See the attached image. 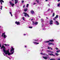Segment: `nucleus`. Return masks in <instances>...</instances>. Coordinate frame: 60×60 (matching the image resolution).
<instances>
[{"instance_id":"nucleus-21","label":"nucleus","mask_w":60,"mask_h":60,"mask_svg":"<svg viewBox=\"0 0 60 60\" xmlns=\"http://www.w3.org/2000/svg\"><path fill=\"white\" fill-rule=\"evenodd\" d=\"M49 55H50V56H53V54L49 53Z\"/></svg>"},{"instance_id":"nucleus-56","label":"nucleus","mask_w":60,"mask_h":60,"mask_svg":"<svg viewBox=\"0 0 60 60\" xmlns=\"http://www.w3.org/2000/svg\"><path fill=\"white\" fill-rule=\"evenodd\" d=\"M25 48H26V46H25Z\"/></svg>"},{"instance_id":"nucleus-20","label":"nucleus","mask_w":60,"mask_h":60,"mask_svg":"<svg viewBox=\"0 0 60 60\" xmlns=\"http://www.w3.org/2000/svg\"><path fill=\"white\" fill-rule=\"evenodd\" d=\"M47 52H50V53H52L53 52H51V51H49V50L47 51Z\"/></svg>"},{"instance_id":"nucleus-28","label":"nucleus","mask_w":60,"mask_h":60,"mask_svg":"<svg viewBox=\"0 0 60 60\" xmlns=\"http://www.w3.org/2000/svg\"><path fill=\"white\" fill-rule=\"evenodd\" d=\"M22 4H23L24 3V1L23 0H22Z\"/></svg>"},{"instance_id":"nucleus-63","label":"nucleus","mask_w":60,"mask_h":60,"mask_svg":"<svg viewBox=\"0 0 60 60\" xmlns=\"http://www.w3.org/2000/svg\"><path fill=\"white\" fill-rule=\"evenodd\" d=\"M41 48H42V47H41Z\"/></svg>"},{"instance_id":"nucleus-12","label":"nucleus","mask_w":60,"mask_h":60,"mask_svg":"<svg viewBox=\"0 0 60 60\" xmlns=\"http://www.w3.org/2000/svg\"><path fill=\"white\" fill-rule=\"evenodd\" d=\"M43 57L45 59H48V57L46 56V57H44L43 56Z\"/></svg>"},{"instance_id":"nucleus-5","label":"nucleus","mask_w":60,"mask_h":60,"mask_svg":"<svg viewBox=\"0 0 60 60\" xmlns=\"http://www.w3.org/2000/svg\"><path fill=\"white\" fill-rule=\"evenodd\" d=\"M11 48L12 49H11L10 50V52L11 53H14V50H13V47H11Z\"/></svg>"},{"instance_id":"nucleus-15","label":"nucleus","mask_w":60,"mask_h":60,"mask_svg":"<svg viewBox=\"0 0 60 60\" xmlns=\"http://www.w3.org/2000/svg\"><path fill=\"white\" fill-rule=\"evenodd\" d=\"M6 37H7V36L5 34H4L3 36L4 38H6Z\"/></svg>"},{"instance_id":"nucleus-47","label":"nucleus","mask_w":60,"mask_h":60,"mask_svg":"<svg viewBox=\"0 0 60 60\" xmlns=\"http://www.w3.org/2000/svg\"><path fill=\"white\" fill-rule=\"evenodd\" d=\"M48 0H45V1H46V2H47V1H48Z\"/></svg>"},{"instance_id":"nucleus-2","label":"nucleus","mask_w":60,"mask_h":60,"mask_svg":"<svg viewBox=\"0 0 60 60\" xmlns=\"http://www.w3.org/2000/svg\"><path fill=\"white\" fill-rule=\"evenodd\" d=\"M3 54L4 55V56H6L7 55L9 56L11 55H12V54H13V53H3Z\"/></svg>"},{"instance_id":"nucleus-14","label":"nucleus","mask_w":60,"mask_h":60,"mask_svg":"<svg viewBox=\"0 0 60 60\" xmlns=\"http://www.w3.org/2000/svg\"><path fill=\"white\" fill-rule=\"evenodd\" d=\"M48 49H51L52 50V49L51 47H48Z\"/></svg>"},{"instance_id":"nucleus-40","label":"nucleus","mask_w":60,"mask_h":60,"mask_svg":"<svg viewBox=\"0 0 60 60\" xmlns=\"http://www.w3.org/2000/svg\"><path fill=\"white\" fill-rule=\"evenodd\" d=\"M36 4V3H34V4H33L34 5H35V4Z\"/></svg>"},{"instance_id":"nucleus-32","label":"nucleus","mask_w":60,"mask_h":60,"mask_svg":"<svg viewBox=\"0 0 60 60\" xmlns=\"http://www.w3.org/2000/svg\"><path fill=\"white\" fill-rule=\"evenodd\" d=\"M50 60H55V59H51Z\"/></svg>"},{"instance_id":"nucleus-3","label":"nucleus","mask_w":60,"mask_h":60,"mask_svg":"<svg viewBox=\"0 0 60 60\" xmlns=\"http://www.w3.org/2000/svg\"><path fill=\"white\" fill-rule=\"evenodd\" d=\"M54 40L53 39H52L51 40H49V41H47L45 42H44L46 43V42L48 43V42H49V41H51V42H52V41H54Z\"/></svg>"},{"instance_id":"nucleus-31","label":"nucleus","mask_w":60,"mask_h":60,"mask_svg":"<svg viewBox=\"0 0 60 60\" xmlns=\"http://www.w3.org/2000/svg\"><path fill=\"white\" fill-rule=\"evenodd\" d=\"M55 16V13H53L52 15V17H54Z\"/></svg>"},{"instance_id":"nucleus-29","label":"nucleus","mask_w":60,"mask_h":60,"mask_svg":"<svg viewBox=\"0 0 60 60\" xmlns=\"http://www.w3.org/2000/svg\"><path fill=\"white\" fill-rule=\"evenodd\" d=\"M55 54L56 56H58L59 55V54H57V53H56Z\"/></svg>"},{"instance_id":"nucleus-4","label":"nucleus","mask_w":60,"mask_h":60,"mask_svg":"<svg viewBox=\"0 0 60 60\" xmlns=\"http://www.w3.org/2000/svg\"><path fill=\"white\" fill-rule=\"evenodd\" d=\"M23 13L24 14V16L25 17H26V16H28V17H29V16L27 14V13L24 12Z\"/></svg>"},{"instance_id":"nucleus-38","label":"nucleus","mask_w":60,"mask_h":60,"mask_svg":"<svg viewBox=\"0 0 60 60\" xmlns=\"http://www.w3.org/2000/svg\"><path fill=\"white\" fill-rule=\"evenodd\" d=\"M7 57H8V58H9L10 60L11 59V58H10V57H9H9H8V56H7Z\"/></svg>"},{"instance_id":"nucleus-57","label":"nucleus","mask_w":60,"mask_h":60,"mask_svg":"<svg viewBox=\"0 0 60 60\" xmlns=\"http://www.w3.org/2000/svg\"><path fill=\"white\" fill-rule=\"evenodd\" d=\"M53 56H55V55H53Z\"/></svg>"},{"instance_id":"nucleus-36","label":"nucleus","mask_w":60,"mask_h":60,"mask_svg":"<svg viewBox=\"0 0 60 60\" xmlns=\"http://www.w3.org/2000/svg\"><path fill=\"white\" fill-rule=\"evenodd\" d=\"M22 19L23 20H25V18H24V17H22Z\"/></svg>"},{"instance_id":"nucleus-11","label":"nucleus","mask_w":60,"mask_h":60,"mask_svg":"<svg viewBox=\"0 0 60 60\" xmlns=\"http://www.w3.org/2000/svg\"><path fill=\"white\" fill-rule=\"evenodd\" d=\"M15 4H17L18 3V0H15Z\"/></svg>"},{"instance_id":"nucleus-48","label":"nucleus","mask_w":60,"mask_h":60,"mask_svg":"<svg viewBox=\"0 0 60 60\" xmlns=\"http://www.w3.org/2000/svg\"><path fill=\"white\" fill-rule=\"evenodd\" d=\"M52 45H54V44H52Z\"/></svg>"},{"instance_id":"nucleus-25","label":"nucleus","mask_w":60,"mask_h":60,"mask_svg":"<svg viewBox=\"0 0 60 60\" xmlns=\"http://www.w3.org/2000/svg\"><path fill=\"white\" fill-rule=\"evenodd\" d=\"M59 52H60V50H58L56 51V52H57V53H58Z\"/></svg>"},{"instance_id":"nucleus-45","label":"nucleus","mask_w":60,"mask_h":60,"mask_svg":"<svg viewBox=\"0 0 60 60\" xmlns=\"http://www.w3.org/2000/svg\"><path fill=\"white\" fill-rule=\"evenodd\" d=\"M2 46V45H0V47H1V46Z\"/></svg>"},{"instance_id":"nucleus-16","label":"nucleus","mask_w":60,"mask_h":60,"mask_svg":"<svg viewBox=\"0 0 60 60\" xmlns=\"http://www.w3.org/2000/svg\"><path fill=\"white\" fill-rule=\"evenodd\" d=\"M31 12L32 13V14H33V13H34V11L32 10L31 11Z\"/></svg>"},{"instance_id":"nucleus-13","label":"nucleus","mask_w":60,"mask_h":60,"mask_svg":"<svg viewBox=\"0 0 60 60\" xmlns=\"http://www.w3.org/2000/svg\"><path fill=\"white\" fill-rule=\"evenodd\" d=\"M55 23H57V25H58L59 24V23L58 22V21H56V22H55Z\"/></svg>"},{"instance_id":"nucleus-42","label":"nucleus","mask_w":60,"mask_h":60,"mask_svg":"<svg viewBox=\"0 0 60 60\" xmlns=\"http://www.w3.org/2000/svg\"><path fill=\"white\" fill-rule=\"evenodd\" d=\"M49 10H50V9H49L47 11H49Z\"/></svg>"},{"instance_id":"nucleus-46","label":"nucleus","mask_w":60,"mask_h":60,"mask_svg":"<svg viewBox=\"0 0 60 60\" xmlns=\"http://www.w3.org/2000/svg\"><path fill=\"white\" fill-rule=\"evenodd\" d=\"M60 0H58V2H59L60 1Z\"/></svg>"},{"instance_id":"nucleus-33","label":"nucleus","mask_w":60,"mask_h":60,"mask_svg":"<svg viewBox=\"0 0 60 60\" xmlns=\"http://www.w3.org/2000/svg\"><path fill=\"white\" fill-rule=\"evenodd\" d=\"M36 1L37 2V3H39V0H36Z\"/></svg>"},{"instance_id":"nucleus-58","label":"nucleus","mask_w":60,"mask_h":60,"mask_svg":"<svg viewBox=\"0 0 60 60\" xmlns=\"http://www.w3.org/2000/svg\"><path fill=\"white\" fill-rule=\"evenodd\" d=\"M14 49H13V50H14Z\"/></svg>"},{"instance_id":"nucleus-7","label":"nucleus","mask_w":60,"mask_h":60,"mask_svg":"<svg viewBox=\"0 0 60 60\" xmlns=\"http://www.w3.org/2000/svg\"><path fill=\"white\" fill-rule=\"evenodd\" d=\"M9 3L10 4H11V5L12 6V7H13V6L14 5V4L13 3L12 4L11 1H10Z\"/></svg>"},{"instance_id":"nucleus-53","label":"nucleus","mask_w":60,"mask_h":60,"mask_svg":"<svg viewBox=\"0 0 60 60\" xmlns=\"http://www.w3.org/2000/svg\"><path fill=\"white\" fill-rule=\"evenodd\" d=\"M53 11V10H52V13H53V11Z\"/></svg>"},{"instance_id":"nucleus-39","label":"nucleus","mask_w":60,"mask_h":60,"mask_svg":"<svg viewBox=\"0 0 60 60\" xmlns=\"http://www.w3.org/2000/svg\"><path fill=\"white\" fill-rule=\"evenodd\" d=\"M38 40H35V41H38Z\"/></svg>"},{"instance_id":"nucleus-10","label":"nucleus","mask_w":60,"mask_h":60,"mask_svg":"<svg viewBox=\"0 0 60 60\" xmlns=\"http://www.w3.org/2000/svg\"><path fill=\"white\" fill-rule=\"evenodd\" d=\"M2 2L4 3V1L3 0H0V3H1V4H2Z\"/></svg>"},{"instance_id":"nucleus-19","label":"nucleus","mask_w":60,"mask_h":60,"mask_svg":"<svg viewBox=\"0 0 60 60\" xmlns=\"http://www.w3.org/2000/svg\"><path fill=\"white\" fill-rule=\"evenodd\" d=\"M10 14L11 15V17H12V13L11 12H10Z\"/></svg>"},{"instance_id":"nucleus-8","label":"nucleus","mask_w":60,"mask_h":60,"mask_svg":"<svg viewBox=\"0 0 60 60\" xmlns=\"http://www.w3.org/2000/svg\"><path fill=\"white\" fill-rule=\"evenodd\" d=\"M53 20H51L50 21V25H51L52 24H53Z\"/></svg>"},{"instance_id":"nucleus-62","label":"nucleus","mask_w":60,"mask_h":60,"mask_svg":"<svg viewBox=\"0 0 60 60\" xmlns=\"http://www.w3.org/2000/svg\"><path fill=\"white\" fill-rule=\"evenodd\" d=\"M0 27H1V26H0Z\"/></svg>"},{"instance_id":"nucleus-49","label":"nucleus","mask_w":60,"mask_h":60,"mask_svg":"<svg viewBox=\"0 0 60 60\" xmlns=\"http://www.w3.org/2000/svg\"><path fill=\"white\" fill-rule=\"evenodd\" d=\"M48 5L49 6L50 5L49 4H48Z\"/></svg>"},{"instance_id":"nucleus-41","label":"nucleus","mask_w":60,"mask_h":60,"mask_svg":"<svg viewBox=\"0 0 60 60\" xmlns=\"http://www.w3.org/2000/svg\"><path fill=\"white\" fill-rule=\"evenodd\" d=\"M3 36H4V33L2 34V37H3Z\"/></svg>"},{"instance_id":"nucleus-18","label":"nucleus","mask_w":60,"mask_h":60,"mask_svg":"<svg viewBox=\"0 0 60 60\" xmlns=\"http://www.w3.org/2000/svg\"><path fill=\"white\" fill-rule=\"evenodd\" d=\"M40 54L42 55H45V53H41Z\"/></svg>"},{"instance_id":"nucleus-1","label":"nucleus","mask_w":60,"mask_h":60,"mask_svg":"<svg viewBox=\"0 0 60 60\" xmlns=\"http://www.w3.org/2000/svg\"><path fill=\"white\" fill-rule=\"evenodd\" d=\"M3 48V50L4 53H9V49H8V50H5V49H6L4 45H2L1 48V49H2Z\"/></svg>"},{"instance_id":"nucleus-27","label":"nucleus","mask_w":60,"mask_h":60,"mask_svg":"<svg viewBox=\"0 0 60 60\" xmlns=\"http://www.w3.org/2000/svg\"><path fill=\"white\" fill-rule=\"evenodd\" d=\"M60 4H59L57 6H58V7H59V6H60Z\"/></svg>"},{"instance_id":"nucleus-22","label":"nucleus","mask_w":60,"mask_h":60,"mask_svg":"<svg viewBox=\"0 0 60 60\" xmlns=\"http://www.w3.org/2000/svg\"><path fill=\"white\" fill-rule=\"evenodd\" d=\"M5 45L6 46H9V45H7V44H5Z\"/></svg>"},{"instance_id":"nucleus-24","label":"nucleus","mask_w":60,"mask_h":60,"mask_svg":"<svg viewBox=\"0 0 60 60\" xmlns=\"http://www.w3.org/2000/svg\"><path fill=\"white\" fill-rule=\"evenodd\" d=\"M48 44L49 45H52V43H49Z\"/></svg>"},{"instance_id":"nucleus-9","label":"nucleus","mask_w":60,"mask_h":60,"mask_svg":"<svg viewBox=\"0 0 60 60\" xmlns=\"http://www.w3.org/2000/svg\"><path fill=\"white\" fill-rule=\"evenodd\" d=\"M15 24L18 25H20V23L19 22H17L16 21L15 22Z\"/></svg>"},{"instance_id":"nucleus-30","label":"nucleus","mask_w":60,"mask_h":60,"mask_svg":"<svg viewBox=\"0 0 60 60\" xmlns=\"http://www.w3.org/2000/svg\"><path fill=\"white\" fill-rule=\"evenodd\" d=\"M55 49H56L57 50H58V49H58V48H57V47H56L55 48Z\"/></svg>"},{"instance_id":"nucleus-51","label":"nucleus","mask_w":60,"mask_h":60,"mask_svg":"<svg viewBox=\"0 0 60 60\" xmlns=\"http://www.w3.org/2000/svg\"><path fill=\"white\" fill-rule=\"evenodd\" d=\"M26 35V34H24V35Z\"/></svg>"},{"instance_id":"nucleus-52","label":"nucleus","mask_w":60,"mask_h":60,"mask_svg":"<svg viewBox=\"0 0 60 60\" xmlns=\"http://www.w3.org/2000/svg\"><path fill=\"white\" fill-rule=\"evenodd\" d=\"M31 20H33V19H31Z\"/></svg>"},{"instance_id":"nucleus-43","label":"nucleus","mask_w":60,"mask_h":60,"mask_svg":"<svg viewBox=\"0 0 60 60\" xmlns=\"http://www.w3.org/2000/svg\"><path fill=\"white\" fill-rule=\"evenodd\" d=\"M56 19V18H53V20H56V19Z\"/></svg>"},{"instance_id":"nucleus-37","label":"nucleus","mask_w":60,"mask_h":60,"mask_svg":"<svg viewBox=\"0 0 60 60\" xmlns=\"http://www.w3.org/2000/svg\"><path fill=\"white\" fill-rule=\"evenodd\" d=\"M41 22H43V19H41Z\"/></svg>"},{"instance_id":"nucleus-35","label":"nucleus","mask_w":60,"mask_h":60,"mask_svg":"<svg viewBox=\"0 0 60 60\" xmlns=\"http://www.w3.org/2000/svg\"><path fill=\"white\" fill-rule=\"evenodd\" d=\"M29 28H33V26L29 27Z\"/></svg>"},{"instance_id":"nucleus-23","label":"nucleus","mask_w":60,"mask_h":60,"mask_svg":"<svg viewBox=\"0 0 60 60\" xmlns=\"http://www.w3.org/2000/svg\"><path fill=\"white\" fill-rule=\"evenodd\" d=\"M33 43H34V44H39V43H37V42H33Z\"/></svg>"},{"instance_id":"nucleus-59","label":"nucleus","mask_w":60,"mask_h":60,"mask_svg":"<svg viewBox=\"0 0 60 60\" xmlns=\"http://www.w3.org/2000/svg\"><path fill=\"white\" fill-rule=\"evenodd\" d=\"M1 10H2V8H1Z\"/></svg>"},{"instance_id":"nucleus-26","label":"nucleus","mask_w":60,"mask_h":60,"mask_svg":"<svg viewBox=\"0 0 60 60\" xmlns=\"http://www.w3.org/2000/svg\"><path fill=\"white\" fill-rule=\"evenodd\" d=\"M25 11H27V9H25L24 10Z\"/></svg>"},{"instance_id":"nucleus-44","label":"nucleus","mask_w":60,"mask_h":60,"mask_svg":"<svg viewBox=\"0 0 60 60\" xmlns=\"http://www.w3.org/2000/svg\"><path fill=\"white\" fill-rule=\"evenodd\" d=\"M58 60H60V58H59L58 59Z\"/></svg>"},{"instance_id":"nucleus-17","label":"nucleus","mask_w":60,"mask_h":60,"mask_svg":"<svg viewBox=\"0 0 60 60\" xmlns=\"http://www.w3.org/2000/svg\"><path fill=\"white\" fill-rule=\"evenodd\" d=\"M58 18V15H57L55 17V19H56L57 18Z\"/></svg>"},{"instance_id":"nucleus-61","label":"nucleus","mask_w":60,"mask_h":60,"mask_svg":"<svg viewBox=\"0 0 60 60\" xmlns=\"http://www.w3.org/2000/svg\"><path fill=\"white\" fill-rule=\"evenodd\" d=\"M13 0H12V1H13Z\"/></svg>"},{"instance_id":"nucleus-50","label":"nucleus","mask_w":60,"mask_h":60,"mask_svg":"<svg viewBox=\"0 0 60 60\" xmlns=\"http://www.w3.org/2000/svg\"><path fill=\"white\" fill-rule=\"evenodd\" d=\"M25 7V5H24L23 6V8H24Z\"/></svg>"},{"instance_id":"nucleus-6","label":"nucleus","mask_w":60,"mask_h":60,"mask_svg":"<svg viewBox=\"0 0 60 60\" xmlns=\"http://www.w3.org/2000/svg\"><path fill=\"white\" fill-rule=\"evenodd\" d=\"M33 25H37L38 24V22H35V23H34V22L33 21Z\"/></svg>"},{"instance_id":"nucleus-34","label":"nucleus","mask_w":60,"mask_h":60,"mask_svg":"<svg viewBox=\"0 0 60 60\" xmlns=\"http://www.w3.org/2000/svg\"><path fill=\"white\" fill-rule=\"evenodd\" d=\"M29 6V4H28L27 5V6L26 7L27 8L28 7V6Z\"/></svg>"},{"instance_id":"nucleus-60","label":"nucleus","mask_w":60,"mask_h":60,"mask_svg":"<svg viewBox=\"0 0 60 60\" xmlns=\"http://www.w3.org/2000/svg\"><path fill=\"white\" fill-rule=\"evenodd\" d=\"M5 34V33H4V34Z\"/></svg>"},{"instance_id":"nucleus-54","label":"nucleus","mask_w":60,"mask_h":60,"mask_svg":"<svg viewBox=\"0 0 60 60\" xmlns=\"http://www.w3.org/2000/svg\"><path fill=\"white\" fill-rule=\"evenodd\" d=\"M1 8H3V6H2L1 7Z\"/></svg>"},{"instance_id":"nucleus-55","label":"nucleus","mask_w":60,"mask_h":60,"mask_svg":"<svg viewBox=\"0 0 60 60\" xmlns=\"http://www.w3.org/2000/svg\"><path fill=\"white\" fill-rule=\"evenodd\" d=\"M46 19H48V18H47V17H46Z\"/></svg>"}]
</instances>
